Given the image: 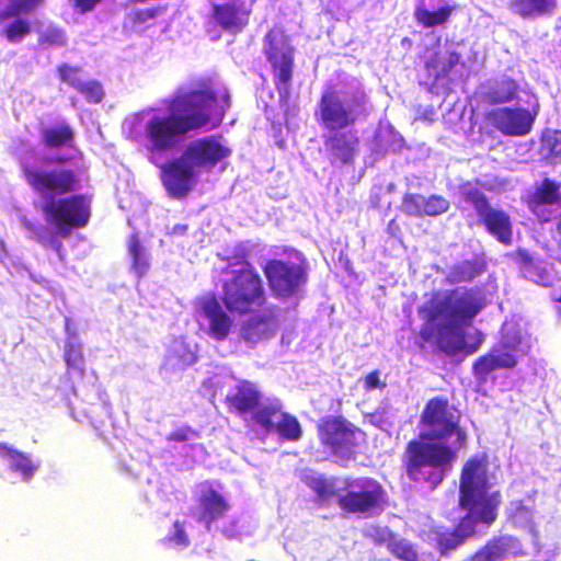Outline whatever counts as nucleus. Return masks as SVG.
<instances>
[{"label": "nucleus", "instance_id": "10", "mask_svg": "<svg viewBox=\"0 0 561 561\" xmlns=\"http://www.w3.org/2000/svg\"><path fill=\"white\" fill-rule=\"evenodd\" d=\"M459 193L463 202L473 207L479 222L491 236L504 245L512 243V220L506 211L492 207L488 196L471 182L462 183Z\"/></svg>", "mask_w": 561, "mask_h": 561}, {"label": "nucleus", "instance_id": "21", "mask_svg": "<svg viewBox=\"0 0 561 561\" xmlns=\"http://www.w3.org/2000/svg\"><path fill=\"white\" fill-rule=\"evenodd\" d=\"M242 323L240 336L251 345L272 339L277 331L278 321L274 308L263 307L261 310L250 313Z\"/></svg>", "mask_w": 561, "mask_h": 561}, {"label": "nucleus", "instance_id": "15", "mask_svg": "<svg viewBox=\"0 0 561 561\" xmlns=\"http://www.w3.org/2000/svg\"><path fill=\"white\" fill-rule=\"evenodd\" d=\"M159 168L161 182L172 198H184L196 183L197 171L182 153Z\"/></svg>", "mask_w": 561, "mask_h": 561}, {"label": "nucleus", "instance_id": "53", "mask_svg": "<svg viewBox=\"0 0 561 561\" xmlns=\"http://www.w3.org/2000/svg\"><path fill=\"white\" fill-rule=\"evenodd\" d=\"M49 244H50V247H51V248H53V249H54V250L59 254V256L61 257V256H62V255H61V251H62V243H61L59 240H57V239L53 238V239L49 241Z\"/></svg>", "mask_w": 561, "mask_h": 561}, {"label": "nucleus", "instance_id": "57", "mask_svg": "<svg viewBox=\"0 0 561 561\" xmlns=\"http://www.w3.org/2000/svg\"><path fill=\"white\" fill-rule=\"evenodd\" d=\"M553 300L557 301V302H561V294L559 296H556L553 298Z\"/></svg>", "mask_w": 561, "mask_h": 561}, {"label": "nucleus", "instance_id": "11", "mask_svg": "<svg viewBox=\"0 0 561 561\" xmlns=\"http://www.w3.org/2000/svg\"><path fill=\"white\" fill-rule=\"evenodd\" d=\"M264 43V54L272 67L275 88L282 98H287L294 76L295 49L285 35L273 28L265 34Z\"/></svg>", "mask_w": 561, "mask_h": 561}, {"label": "nucleus", "instance_id": "3", "mask_svg": "<svg viewBox=\"0 0 561 561\" xmlns=\"http://www.w3.org/2000/svg\"><path fill=\"white\" fill-rule=\"evenodd\" d=\"M21 171L27 185L44 198L39 209L58 236L68 238L73 230L89 224L91 198L85 194H75L81 188V180L76 170L44 169L22 161Z\"/></svg>", "mask_w": 561, "mask_h": 561}, {"label": "nucleus", "instance_id": "19", "mask_svg": "<svg viewBox=\"0 0 561 561\" xmlns=\"http://www.w3.org/2000/svg\"><path fill=\"white\" fill-rule=\"evenodd\" d=\"M230 153L231 150L215 136H206L191 141L182 152L196 171L201 168L213 169Z\"/></svg>", "mask_w": 561, "mask_h": 561}, {"label": "nucleus", "instance_id": "18", "mask_svg": "<svg viewBox=\"0 0 561 561\" xmlns=\"http://www.w3.org/2000/svg\"><path fill=\"white\" fill-rule=\"evenodd\" d=\"M488 122L505 136L530 133L535 116L523 107H497L486 113Z\"/></svg>", "mask_w": 561, "mask_h": 561}, {"label": "nucleus", "instance_id": "48", "mask_svg": "<svg viewBox=\"0 0 561 561\" xmlns=\"http://www.w3.org/2000/svg\"><path fill=\"white\" fill-rule=\"evenodd\" d=\"M158 14L157 8L139 9L133 13V22L136 24L145 23L146 21L156 18Z\"/></svg>", "mask_w": 561, "mask_h": 561}, {"label": "nucleus", "instance_id": "8", "mask_svg": "<svg viewBox=\"0 0 561 561\" xmlns=\"http://www.w3.org/2000/svg\"><path fill=\"white\" fill-rule=\"evenodd\" d=\"M365 104L366 95L363 91L350 92L342 99L336 90L328 88L319 99L314 115L319 125L327 130L351 128Z\"/></svg>", "mask_w": 561, "mask_h": 561}, {"label": "nucleus", "instance_id": "37", "mask_svg": "<svg viewBox=\"0 0 561 561\" xmlns=\"http://www.w3.org/2000/svg\"><path fill=\"white\" fill-rule=\"evenodd\" d=\"M37 43L42 47H62L67 44V34L56 24H48L45 28H37Z\"/></svg>", "mask_w": 561, "mask_h": 561}, {"label": "nucleus", "instance_id": "47", "mask_svg": "<svg viewBox=\"0 0 561 561\" xmlns=\"http://www.w3.org/2000/svg\"><path fill=\"white\" fill-rule=\"evenodd\" d=\"M194 437H198V433L190 426H184L170 432L167 436V440L174 443H185Z\"/></svg>", "mask_w": 561, "mask_h": 561}, {"label": "nucleus", "instance_id": "45", "mask_svg": "<svg viewBox=\"0 0 561 561\" xmlns=\"http://www.w3.org/2000/svg\"><path fill=\"white\" fill-rule=\"evenodd\" d=\"M542 149L548 157L557 158L561 156V130H553L542 138Z\"/></svg>", "mask_w": 561, "mask_h": 561}, {"label": "nucleus", "instance_id": "38", "mask_svg": "<svg viewBox=\"0 0 561 561\" xmlns=\"http://www.w3.org/2000/svg\"><path fill=\"white\" fill-rule=\"evenodd\" d=\"M489 353L492 358L494 370L512 369L517 365L515 347L508 344H502L493 347Z\"/></svg>", "mask_w": 561, "mask_h": 561}, {"label": "nucleus", "instance_id": "56", "mask_svg": "<svg viewBox=\"0 0 561 561\" xmlns=\"http://www.w3.org/2000/svg\"><path fill=\"white\" fill-rule=\"evenodd\" d=\"M401 44L402 45H408L410 46L411 45V39L409 37H404L402 41H401Z\"/></svg>", "mask_w": 561, "mask_h": 561}, {"label": "nucleus", "instance_id": "40", "mask_svg": "<svg viewBox=\"0 0 561 561\" xmlns=\"http://www.w3.org/2000/svg\"><path fill=\"white\" fill-rule=\"evenodd\" d=\"M426 197L421 194L408 193L402 198V207L407 215L412 217H424Z\"/></svg>", "mask_w": 561, "mask_h": 561}, {"label": "nucleus", "instance_id": "5", "mask_svg": "<svg viewBox=\"0 0 561 561\" xmlns=\"http://www.w3.org/2000/svg\"><path fill=\"white\" fill-rule=\"evenodd\" d=\"M242 266L230 272L221 284L220 300L209 294L198 301L203 316L208 321L211 337L224 341L233 327L230 314L240 317L254 313L267 305V293L263 278L254 265L247 260V253L239 255Z\"/></svg>", "mask_w": 561, "mask_h": 561}, {"label": "nucleus", "instance_id": "51", "mask_svg": "<svg viewBox=\"0 0 561 561\" xmlns=\"http://www.w3.org/2000/svg\"><path fill=\"white\" fill-rule=\"evenodd\" d=\"M188 226L185 224L174 225L170 231L172 236H185L187 233Z\"/></svg>", "mask_w": 561, "mask_h": 561}, {"label": "nucleus", "instance_id": "17", "mask_svg": "<svg viewBox=\"0 0 561 561\" xmlns=\"http://www.w3.org/2000/svg\"><path fill=\"white\" fill-rule=\"evenodd\" d=\"M253 420L265 431L276 432L282 439L288 442H297L302 435L298 419L287 412H283L276 405L261 407L254 413Z\"/></svg>", "mask_w": 561, "mask_h": 561}, {"label": "nucleus", "instance_id": "50", "mask_svg": "<svg viewBox=\"0 0 561 561\" xmlns=\"http://www.w3.org/2000/svg\"><path fill=\"white\" fill-rule=\"evenodd\" d=\"M363 382H364V388L368 391L376 389V388L383 389L386 387V383L381 382L379 379L378 370H374V371H370L369 374H367L364 377Z\"/></svg>", "mask_w": 561, "mask_h": 561}, {"label": "nucleus", "instance_id": "22", "mask_svg": "<svg viewBox=\"0 0 561 561\" xmlns=\"http://www.w3.org/2000/svg\"><path fill=\"white\" fill-rule=\"evenodd\" d=\"M262 394L249 380H239L225 397V404L230 413L244 415L260 410Z\"/></svg>", "mask_w": 561, "mask_h": 561}, {"label": "nucleus", "instance_id": "36", "mask_svg": "<svg viewBox=\"0 0 561 561\" xmlns=\"http://www.w3.org/2000/svg\"><path fill=\"white\" fill-rule=\"evenodd\" d=\"M305 483L310 488L322 502L340 495L336 491V479H327L322 476H309L305 479Z\"/></svg>", "mask_w": 561, "mask_h": 561}, {"label": "nucleus", "instance_id": "26", "mask_svg": "<svg viewBox=\"0 0 561 561\" xmlns=\"http://www.w3.org/2000/svg\"><path fill=\"white\" fill-rule=\"evenodd\" d=\"M75 130L66 123L51 125L41 130V141L47 149L72 148Z\"/></svg>", "mask_w": 561, "mask_h": 561}, {"label": "nucleus", "instance_id": "6", "mask_svg": "<svg viewBox=\"0 0 561 561\" xmlns=\"http://www.w3.org/2000/svg\"><path fill=\"white\" fill-rule=\"evenodd\" d=\"M502 494L491 491L486 456L469 458L459 477L458 507L466 514L460 517L477 529L478 524L492 525L499 516Z\"/></svg>", "mask_w": 561, "mask_h": 561}, {"label": "nucleus", "instance_id": "27", "mask_svg": "<svg viewBox=\"0 0 561 561\" xmlns=\"http://www.w3.org/2000/svg\"><path fill=\"white\" fill-rule=\"evenodd\" d=\"M519 85L511 77H502L484 94V101L490 105L510 103L517 99Z\"/></svg>", "mask_w": 561, "mask_h": 561}, {"label": "nucleus", "instance_id": "44", "mask_svg": "<svg viewBox=\"0 0 561 561\" xmlns=\"http://www.w3.org/2000/svg\"><path fill=\"white\" fill-rule=\"evenodd\" d=\"M80 67L70 66L68 64H60L57 67V73L60 80L68 83L76 90H78V87L83 82L80 78Z\"/></svg>", "mask_w": 561, "mask_h": 561}, {"label": "nucleus", "instance_id": "52", "mask_svg": "<svg viewBox=\"0 0 561 561\" xmlns=\"http://www.w3.org/2000/svg\"><path fill=\"white\" fill-rule=\"evenodd\" d=\"M16 450L18 449L12 448L4 443H0V456L2 457H7L9 459Z\"/></svg>", "mask_w": 561, "mask_h": 561}, {"label": "nucleus", "instance_id": "20", "mask_svg": "<svg viewBox=\"0 0 561 561\" xmlns=\"http://www.w3.org/2000/svg\"><path fill=\"white\" fill-rule=\"evenodd\" d=\"M252 4L240 0H229L211 5V20L229 34H240L250 23Z\"/></svg>", "mask_w": 561, "mask_h": 561}, {"label": "nucleus", "instance_id": "34", "mask_svg": "<svg viewBox=\"0 0 561 561\" xmlns=\"http://www.w3.org/2000/svg\"><path fill=\"white\" fill-rule=\"evenodd\" d=\"M454 9V7L444 5L435 11H430L424 4H420L415 8L414 18L420 25L425 28H431L445 24L449 20Z\"/></svg>", "mask_w": 561, "mask_h": 561}, {"label": "nucleus", "instance_id": "42", "mask_svg": "<svg viewBox=\"0 0 561 561\" xmlns=\"http://www.w3.org/2000/svg\"><path fill=\"white\" fill-rule=\"evenodd\" d=\"M449 202L442 195L433 194L426 197L424 207V217H436L445 214L449 209Z\"/></svg>", "mask_w": 561, "mask_h": 561}, {"label": "nucleus", "instance_id": "39", "mask_svg": "<svg viewBox=\"0 0 561 561\" xmlns=\"http://www.w3.org/2000/svg\"><path fill=\"white\" fill-rule=\"evenodd\" d=\"M9 460L10 469L13 472L20 473L24 481H30L37 470V467L32 462L30 457L20 450H16Z\"/></svg>", "mask_w": 561, "mask_h": 561}, {"label": "nucleus", "instance_id": "29", "mask_svg": "<svg viewBox=\"0 0 561 561\" xmlns=\"http://www.w3.org/2000/svg\"><path fill=\"white\" fill-rule=\"evenodd\" d=\"M377 545H385L388 551L401 561H419V553L414 546L405 539L398 538L392 531L375 540Z\"/></svg>", "mask_w": 561, "mask_h": 561}, {"label": "nucleus", "instance_id": "16", "mask_svg": "<svg viewBox=\"0 0 561 561\" xmlns=\"http://www.w3.org/2000/svg\"><path fill=\"white\" fill-rule=\"evenodd\" d=\"M525 205L540 222L556 218V207H561V182L543 178L524 199Z\"/></svg>", "mask_w": 561, "mask_h": 561}, {"label": "nucleus", "instance_id": "41", "mask_svg": "<svg viewBox=\"0 0 561 561\" xmlns=\"http://www.w3.org/2000/svg\"><path fill=\"white\" fill-rule=\"evenodd\" d=\"M77 91L91 104L100 103L104 98L103 87L96 80L82 82Z\"/></svg>", "mask_w": 561, "mask_h": 561}, {"label": "nucleus", "instance_id": "31", "mask_svg": "<svg viewBox=\"0 0 561 561\" xmlns=\"http://www.w3.org/2000/svg\"><path fill=\"white\" fill-rule=\"evenodd\" d=\"M510 7L519 16L534 18L551 14L556 7V0H511Z\"/></svg>", "mask_w": 561, "mask_h": 561}, {"label": "nucleus", "instance_id": "23", "mask_svg": "<svg viewBox=\"0 0 561 561\" xmlns=\"http://www.w3.org/2000/svg\"><path fill=\"white\" fill-rule=\"evenodd\" d=\"M197 504L196 520L203 524L207 530H210L213 525L224 518L230 510V504L226 497L211 485L203 490L197 499Z\"/></svg>", "mask_w": 561, "mask_h": 561}, {"label": "nucleus", "instance_id": "46", "mask_svg": "<svg viewBox=\"0 0 561 561\" xmlns=\"http://www.w3.org/2000/svg\"><path fill=\"white\" fill-rule=\"evenodd\" d=\"M165 540L179 548H186L190 546V538L179 520L173 523V533L169 535Z\"/></svg>", "mask_w": 561, "mask_h": 561}, {"label": "nucleus", "instance_id": "14", "mask_svg": "<svg viewBox=\"0 0 561 561\" xmlns=\"http://www.w3.org/2000/svg\"><path fill=\"white\" fill-rule=\"evenodd\" d=\"M322 135V144L331 165H353L359 153L360 139L356 129H334Z\"/></svg>", "mask_w": 561, "mask_h": 561}, {"label": "nucleus", "instance_id": "9", "mask_svg": "<svg viewBox=\"0 0 561 561\" xmlns=\"http://www.w3.org/2000/svg\"><path fill=\"white\" fill-rule=\"evenodd\" d=\"M317 435L325 450L344 460L354 459L366 442L365 432L342 415L323 417L317 425Z\"/></svg>", "mask_w": 561, "mask_h": 561}, {"label": "nucleus", "instance_id": "35", "mask_svg": "<svg viewBox=\"0 0 561 561\" xmlns=\"http://www.w3.org/2000/svg\"><path fill=\"white\" fill-rule=\"evenodd\" d=\"M128 252L134 273L139 277L144 276L150 267L149 257L136 233H131L128 238Z\"/></svg>", "mask_w": 561, "mask_h": 561}, {"label": "nucleus", "instance_id": "24", "mask_svg": "<svg viewBox=\"0 0 561 561\" xmlns=\"http://www.w3.org/2000/svg\"><path fill=\"white\" fill-rule=\"evenodd\" d=\"M476 535L477 529L469 526L468 522L459 518L453 528L436 533L435 548L439 556L449 557Z\"/></svg>", "mask_w": 561, "mask_h": 561}, {"label": "nucleus", "instance_id": "54", "mask_svg": "<svg viewBox=\"0 0 561 561\" xmlns=\"http://www.w3.org/2000/svg\"><path fill=\"white\" fill-rule=\"evenodd\" d=\"M69 161V158L67 156H57L55 159H54V162L58 163V164H62V163H66Z\"/></svg>", "mask_w": 561, "mask_h": 561}, {"label": "nucleus", "instance_id": "43", "mask_svg": "<svg viewBox=\"0 0 561 561\" xmlns=\"http://www.w3.org/2000/svg\"><path fill=\"white\" fill-rule=\"evenodd\" d=\"M493 371L494 366L489 353L479 356L472 364V374L480 382H485Z\"/></svg>", "mask_w": 561, "mask_h": 561}, {"label": "nucleus", "instance_id": "12", "mask_svg": "<svg viewBox=\"0 0 561 561\" xmlns=\"http://www.w3.org/2000/svg\"><path fill=\"white\" fill-rule=\"evenodd\" d=\"M262 270L272 294L278 299L297 296L308 280L307 266L304 263L271 259Z\"/></svg>", "mask_w": 561, "mask_h": 561}, {"label": "nucleus", "instance_id": "33", "mask_svg": "<svg viewBox=\"0 0 561 561\" xmlns=\"http://www.w3.org/2000/svg\"><path fill=\"white\" fill-rule=\"evenodd\" d=\"M485 270V263L477 260H465L455 264L448 275L449 284L468 283L481 275Z\"/></svg>", "mask_w": 561, "mask_h": 561}, {"label": "nucleus", "instance_id": "25", "mask_svg": "<svg viewBox=\"0 0 561 561\" xmlns=\"http://www.w3.org/2000/svg\"><path fill=\"white\" fill-rule=\"evenodd\" d=\"M515 255L519 271L525 278L542 286L551 285L550 275L546 267L540 262L536 261L527 250L518 249Z\"/></svg>", "mask_w": 561, "mask_h": 561}, {"label": "nucleus", "instance_id": "4", "mask_svg": "<svg viewBox=\"0 0 561 561\" xmlns=\"http://www.w3.org/2000/svg\"><path fill=\"white\" fill-rule=\"evenodd\" d=\"M484 307L483 297L472 288H454L442 295L434 294L417 310L424 320L419 332L421 346L435 343L448 356H455L462 351L473 354L479 345L466 344L463 329L472 324Z\"/></svg>", "mask_w": 561, "mask_h": 561}, {"label": "nucleus", "instance_id": "30", "mask_svg": "<svg viewBox=\"0 0 561 561\" xmlns=\"http://www.w3.org/2000/svg\"><path fill=\"white\" fill-rule=\"evenodd\" d=\"M64 359L67 366L65 376L71 383L70 388L75 390L73 377L82 379L85 373L81 344L67 342L64 350Z\"/></svg>", "mask_w": 561, "mask_h": 561}, {"label": "nucleus", "instance_id": "7", "mask_svg": "<svg viewBox=\"0 0 561 561\" xmlns=\"http://www.w3.org/2000/svg\"><path fill=\"white\" fill-rule=\"evenodd\" d=\"M387 492L382 484L370 477L345 478L343 493L337 496V505L346 515L371 517L383 512Z\"/></svg>", "mask_w": 561, "mask_h": 561}, {"label": "nucleus", "instance_id": "1", "mask_svg": "<svg viewBox=\"0 0 561 561\" xmlns=\"http://www.w3.org/2000/svg\"><path fill=\"white\" fill-rule=\"evenodd\" d=\"M419 427V437L405 446L403 467L410 480L435 489L443 482L457 450L467 446L468 435L461 426V412L444 396L425 402Z\"/></svg>", "mask_w": 561, "mask_h": 561}, {"label": "nucleus", "instance_id": "49", "mask_svg": "<svg viewBox=\"0 0 561 561\" xmlns=\"http://www.w3.org/2000/svg\"><path fill=\"white\" fill-rule=\"evenodd\" d=\"M72 7L78 13L84 14L91 12L99 5L103 0H70Z\"/></svg>", "mask_w": 561, "mask_h": 561}, {"label": "nucleus", "instance_id": "32", "mask_svg": "<svg viewBox=\"0 0 561 561\" xmlns=\"http://www.w3.org/2000/svg\"><path fill=\"white\" fill-rule=\"evenodd\" d=\"M510 537H494L472 556V561H502L510 554Z\"/></svg>", "mask_w": 561, "mask_h": 561}, {"label": "nucleus", "instance_id": "2", "mask_svg": "<svg viewBox=\"0 0 561 561\" xmlns=\"http://www.w3.org/2000/svg\"><path fill=\"white\" fill-rule=\"evenodd\" d=\"M167 112L153 114L146 123L145 147L154 157L176 148L185 137L210 125L218 127L230 106V96L214 87L210 80H204L197 89L179 91L163 102Z\"/></svg>", "mask_w": 561, "mask_h": 561}, {"label": "nucleus", "instance_id": "55", "mask_svg": "<svg viewBox=\"0 0 561 561\" xmlns=\"http://www.w3.org/2000/svg\"><path fill=\"white\" fill-rule=\"evenodd\" d=\"M224 534L228 537V538H233L236 536V533L234 531H229L228 529H224L222 530Z\"/></svg>", "mask_w": 561, "mask_h": 561}, {"label": "nucleus", "instance_id": "28", "mask_svg": "<svg viewBox=\"0 0 561 561\" xmlns=\"http://www.w3.org/2000/svg\"><path fill=\"white\" fill-rule=\"evenodd\" d=\"M459 61L460 54L457 51H447L446 54L436 51L425 62V67L433 82H437L439 79L448 77Z\"/></svg>", "mask_w": 561, "mask_h": 561}, {"label": "nucleus", "instance_id": "13", "mask_svg": "<svg viewBox=\"0 0 561 561\" xmlns=\"http://www.w3.org/2000/svg\"><path fill=\"white\" fill-rule=\"evenodd\" d=\"M45 0H9L0 10L1 35L11 44L24 41L32 33L31 22L22 15L35 12Z\"/></svg>", "mask_w": 561, "mask_h": 561}]
</instances>
